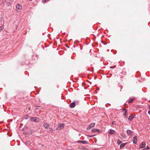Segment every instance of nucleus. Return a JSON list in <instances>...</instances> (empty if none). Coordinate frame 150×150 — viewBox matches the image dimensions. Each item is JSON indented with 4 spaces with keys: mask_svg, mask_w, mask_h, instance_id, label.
Returning a JSON list of instances; mask_svg holds the SVG:
<instances>
[{
    "mask_svg": "<svg viewBox=\"0 0 150 150\" xmlns=\"http://www.w3.org/2000/svg\"><path fill=\"white\" fill-rule=\"evenodd\" d=\"M30 120L32 121H34L35 122H38L39 121V118L37 117H31L30 119Z\"/></svg>",
    "mask_w": 150,
    "mask_h": 150,
    "instance_id": "f257e3e1",
    "label": "nucleus"
},
{
    "mask_svg": "<svg viewBox=\"0 0 150 150\" xmlns=\"http://www.w3.org/2000/svg\"><path fill=\"white\" fill-rule=\"evenodd\" d=\"M109 133L111 135H114L116 134V132L113 129H110L108 131Z\"/></svg>",
    "mask_w": 150,
    "mask_h": 150,
    "instance_id": "f03ea898",
    "label": "nucleus"
},
{
    "mask_svg": "<svg viewBox=\"0 0 150 150\" xmlns=\"http://www.w3.org/2000/svg\"><path fill=\"white\" fill-rule=\"evenodd\" d=\"M95 125V123H91L90 124V125L88 126V127L87 128V130H89L91 128L94 127Z\"/></svg>",
    "mask_w": 150,
    "mask_h": 150,
    "instance_id": "7ed1b4c3",
    "label": "nucleus"
},
{
    "mask_svg": "<svg viewBox=\"0 0 150 150\" xmlns=\"http://www.w3.org/2000/svg\"><path fill=\"white\" fill-rule=\"evenodd\" d=\"M146 146V143L144 142H143L139 146L140 148H144Z\"/></svg>",
    "mask_w": 150,
    "mask_h": 150,
    "instance_id": "20e7f679",
    "label": "nucleus"
},
{
    "mask_svg": "<svg viewBox=\"0 0 150 150\" xmlns=\"http://www.w3.org/2000/svg\"><path fill=\"white\" fill-rule=\"evenodd\" d=\"M16 8L17 9L20 10L22 8V5L21 4H18L16 6Z\"/></svg>",
    "mask_w": 150,
    "mask_h": 150,
    "instance_id": "39448f33",
    "label": "nucleus"
},
{
    "mask_svg": "<svg viewBox=\"0 0 150 150\" xmlns=\"http://www.w3.org/2000/svg\"><path fill=\"white\" fill-rule=\"evenodd\" d=\"M122 112L123 113V115L125 117L126 115V113L127 112V110L123 108L122 109Z\"/></svg>",
    "mask_w": 150,
    "mask_h": 150,
    "instance_id": "423d86ee",
    "label": "nucleus"
},
{
    "mask_svg": "<svg viewBox=\"0 0 150 150\" xmlns=\"http://www.w3.org/2000/svg\"><path fill=\"white\" fill-rule=\"evenodd\" d=\"M127 133L129 136H130L132 134L133 132L131 130H128L127 131Z\"/></svg>",
    "mask_w": 150,
    "mask_h": 150,
    "instance_id": "0eeeda50",
    "label": "nucleus"
},
{
    "mask_svg": "<svg viewBox=\"0 0 150 150\" xmlns=\"http://www.w3.org/2000/svg\"><path fill=\"white\" fill-rule=\"evenodd\" d=\"M70 107L71 108H74L76 106V104L74 102H72L69 105Z\"/></svg>",
    "mask_w": 150,
    "mask_h": 150,
    "instance_id": "6e6552de",
    "label": "nucleus"
},
{
    "mask_svg": "<svg viewBox=\"0 0 150 150\" xmlns=\"http://www.w3.org/2000/svg\"><path fill=\"white\" fill-rule=\"evenodd\" d=\"M137 137L135 136L133 137V143L135 144L137 143Z\"/></svg>",
    "mask_w": 150,
    "mask_h": 150,
    "instance_id": "1a4fd4ad",
    "label": "nucleus"
},
{
    "mask_svg": "<svg viewBox=\"0 0 150 150\" xmlns=\"http://www.w3.org/2000/svg\"><path fill=\"white\" fill-rule=\"evenodd\" d=\"M49 126V125L48 123H45L43 124V126L45 127L46 129H47L48 128Z\"/></svg>",
    "mask_w": 150,
    "mask_h": 150,
    "instance_id": "9d476101",
    "label": "nucleus"
},
{
    "mask_svg": "<svg viewBox=\"0 0 150 150\" xmlns=\"http://www.w3.org/2000/svg\"><path fill=\"white\" fill-rule=\"evenodd\" d=\"M91 131L92 132H97L98 133L100 132V130L98 129H93Z\"/></svg>",
    "mask_w": 150,
    "mask_h": 150,
    "instance_id": "9b49d317",
    "label": "nucleus"
},
{
    "mask_svg": "<svg viewBox=\"0 0 150 150\" xmlns=\"http://www.w3.org/2000/svg\"><path fill=\"white\" fill-rule=\"evenodd\" d=\"M127 144V143L121 144L120 146V148L121 149L123 147Z\"/></svg>",
    "mask_w": 150,
    "mask_h": 150,
    "instance_id": "f8f14e48",
    "label": "nucleus"
},
{
    "mask_svg": "<svg viewBox=\"0 0 150 150\" xmlns=\"http://www.w3.org/2000/svg\"><path fill=\"white\" fill-rule=\"evenodd\" d=\"M64 124H59L58 125L59 127L63 128L64 127Z\"/></svg>",
    "mask_w": 150,
    "mask_h": 150,
    "instance_id": "ddd939ff",
    "label": "nucleus"
},
{
    "mask_svg": "<svg viewBox=\"0 0 150 150\" xmlns=\"http://www.w3.org/2000/svg\"><path fill=\"white\" fill-rule=\"evenodd\" d=\"M134 98H132V99H130L128 101V103H132L133 101V100H134Z\"/></svg>",
    "mask_w": 150,
    "mask_h": 150,
    "instance_id": "4468645a",
    "label": "nucleus"
},
{
    "mask_svg": "<svg viewBox=\"0 0 150 150\" xmlns=\"http://www.w3.org/2000/svg\"><path fill=\"white\" fill-rule=\"evenodd\" d=\"M133 118V117H132V116H130L129 117V118H128V119L129 120H131L132 118Z\"/></svg>",
    "mask_w": 150,
    "mask_h": 150,
    "instance_id": "2eb2a0df",
    "label": "nucleus"
},
{
    "mask_svg": "<svg viewBox=\"0 0 150 150\" xmlns=\"http://www.w3.org/2000/svg\"><path fill=\"white\" fill-rule=\"evenodd\" d=\"M82 142V143L83 144H87L88 143V142L85 141H83Z\"/></svg>",
    "mask_w": 150,
    "mask_h": 150,
    "instance_id": "dca6fc26",
    "label": "nucleus"
},
{
    "mask_svg": "<svg viewBox=\"0 0 150 150\" xmlns=\"http://www.w3.org/2000/svg\"><path fill=\"white\" fill-rule=\"evenodd\" d=\"M4 28V27L3 26H0V32H1L2 30Z\"/></svg>",
    "mask_w": 150,
    "mask_h": 150,
    "instance_id": "f3484780",
    "label": "nucleus"
},
{
    "mask_svg": "<svg viewBox=\"0 0 150 150\" xmlns=\"http://www.w3.org/2000/svg\"><path fill=\"white\" fill-rule=\"evenodd\" d=\"M148 114H149V115H150V105H149V108H148Z\"/></svg>",
    "mask_w": 150,
    "mask_h": 150,
    "instance_id": "a211bd4d",
    "label": "nucleus"
},
{
    "mask_svg": "<svg viewBox=\"0 0 150 150\" xmlns=\"http://www.w3.org/2000/svg\"><path fill=\"white\" fill-rule=\"evenodd\" d=\"M122 142L120 140H118L117 141V143L119 145L120 144H121Z\"/></svg>",
    "mask_w": 150,
    "mask_h": 150,
    "instance_id": "6ab92c4d",
    "label": "nucleus"
},
{
    "mask_svg": "<svg viewBox=\"0 0 150 150\" xmlns=\"http://www.w3.org/2000/svg\"><path fill=\"white\" fill-rule=\"evenodd\" d=\"M81 149L82 150H88V149L85 148V147L84 146H82L81 147Z\"/></svg>",
    "mask_w": 150,
    "mask_h": 150,
    "instance_id": "aec40b11",
    "label": "nucleus"
},
{
    "mask_svg": "<svg viewBox=\"0 0 150 150\" xmlns=\"http://www.w3.org/2000/svg\"><path fill=\"white\" fill-rule=\"evenodd\" d=\"M149 149V148L148 146H147L145 148L143 149L142 150H147Z\"/></svg>",
    "mask_w": 150,
    "mask_h": 150,
    "instance_id": "412c9836",
    "label": "nucleus"
},
{
    "mask_svg": "<svg viewBox=\"0 0 150 150\" xmlns=\"http://www.w3.org/2000/svg\"><path fill=\"white\" fill-rule=\"evenodd\" d=\"M50 0H42V2L43 3H46L47 1H48Z\"/></svg>",
    "mask_w": 150,
    "mask_h": 150,
    "instance_id": "4be33fe9",
    "label": "nucleus"
},
{
    "mask_svg": "<svg viewBox=\"0 0 150 150\" xmlns=\"http://www.w3.org/2000/svg\"><path fill=\"white\" fill-rule=\"evenodd\" d=\"M28 118V115H26L25 116V119H27Z\"/></svg>",
    "mask_w": 150,
    "mask_h": 150,
    "instance_id": "5701e85b",
    "label": "nucleus"
},
{
    "mask_svg": "<svg viewBox=\"0 0 150 150\" xmlns=\"http://www.w3.org/2000/svg\"><path fill=\"white\" fill-rule=\"evenodd\" d=\"M82 140H78L77 141V142L79 143H82Z\"/></svg>",
    "mask_w": 150,
    "mask_h": 150,
    "instance_id": "b1692460",
    "label": "nucleus"
},
{
    "mask_svg": "<svg viewBox=\"0 0 150 150\" xmlns=\"http://www.w3.org/2000/svg\"><path fill=\"white\" fill-rule=\"evenodd\" d=\"M53 131V129L52 128L50 129V130L49 132L50 133H52Z\"/></svg>",
    "mask_w": 150,
    "mask_h": 150,
    "instance_id": "393cba45",
    "label": "nucleus"
},
{
    "mask_svg": "<svg viewBox=\"0 0 150 150\" xmlns=\"http://www.w3.org/2000/svg\"><path fill=\"white\" fill-rule=\"evenodd\" d=\"M95 135H89L88 137H93V136H94Z\"/></svg>",
    "mask_w": 150,
    "mask_h": 150,
    "instance_id": "a878e982",
    "label": "nucleus"
},
{
    "mask_svg": "<svg viewBox=\"0 0 150 150\" xmlns=\"http://www.w3.org/2000/svg\"><path fill=\"white\" fill-rule=\"evenodd\" d=\"M68 150H74V149H69Z\"/></svg>",
    "mask_w": 150,
    "mask_h": 150,
    "instance_id": "bb28decb",
    "label": "nucleus"
},
{
    "mask_svg": "<svg viewBox=\"0 0 150 150\" xmlns=\"http://www.w3.org/2000/svg\"><path fill=\"white\" fill-rule=\"evenodd\" d=\"M31 1H32V0H30Z\"/></svg>",
    "mask_w": 150,
    "mask_h": 150,
    "instance_id": "cd10ccee",
    "label": "nucleus"
}]
</instances>
